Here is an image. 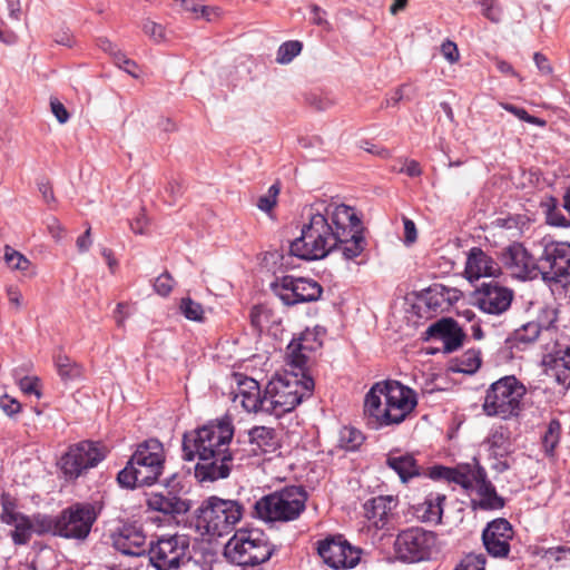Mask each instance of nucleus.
<instances>
[{
    "label": "nucleus",
    "instance_id": "ea45409f",
    "mask_svg": "<svg viewBox=\"0 0 570 570\" xmlns=\"http://www.w3.org/2000/svg\"><path fill=\"white\" fill-rule=\"evenodd\" d=\"M481 365L480 351L469 350L458 360L456 371L461 373L472 374L479 370Z\"/></svg>",
    "mask_w": 570,
    "mask_h": 570
},
{
    "label": "nucleus",
    "instance_id": "0e129e2a",
    "mask_svg": "<svg viewBox=\"0 0 570 570\" xmlns=\"http://www.w3.org/2000/svg\"><path fill=\"white\" fill-rule=\"evenodd\" d=\"M533 60H534L537 68L540 70L541 73H543V75L552 73L553 69H552L551 65L549 63L548 58L544 55H542L540 52H535L533 56Z\"/></svg>",
    "mask_w": 570,
    "mask_h": 570
},
{
    "label": "nucleus",
    "instance_id": "a211bd4d",
    "mask_svg": "<svg viewBox=\"0 0 570 570\" xmlns=\"http://www.w3.org/2000/svg\"><path fill=\"white\" fill-rule=\"evenodd\" d=\"M475 304L481 311L501 315L509 309L513 299L512 289L494 282L484 283L474 293Z\"/></svg>",
    "mask_w": 570,
    "mask_h": 570
},
{
    "label": "nucleus",
    "instance_id": "2f4dec72",
    "mask_svg": "<svg viewBox=\"0 0 570 570\" xmlns=\"http://www.w3.org/2000/svg\"><path fill=\"white\" fill-rule=\"evenodd\" d=\"M476 492L480 499L475 505L481 510H499L504 507V499L498 494L495 487L487 476L481 479Z\"/></svg>",
    "mask_w": 570,
    "mask_h": 570
},
{
    "label": "nucleus",
    "instance_id": "e2e57ef3",
    "mask_svg": "<svg viewBox=\"0 0 570 570\" xmlns=\"http://www.w3.org/2000/svg\"><path fill=\"white\" fill-rule=\"evenodd\" d=\"M404 224V242L405 244H412L416 240L417 234H416V227L413 220L404 217L403 218Z\"/></svg>",
    "mask_w": 570,
    "mask_h": 570
},
{
    "label": "nucleus",
    "instance_id": "f704fd0d",
    "mask_svg": "<svg viewBox=\"0 0 570 570\" xmlns=\"http://www.w3.org/2000/svg\"><path fill=\"white\" fill-rule=\"evenodd\" d=\"M485 443L492 459L505 458L511 451L510 439L502 428L493 431Z\"/></svg>",
    "mask_w": 570,
    "mask_h": 570
},
{
    "label": "nucleus",
    "instance_id": "ddd939ff",
    "mask_svg": "<svg viewBox=\"0 0 570 570\" xmlns=\"http://www.w3.org/2000/svg\"><path fill=\"white\" fill-rule=\"evenodd\" d=\"M98 518V511L91 503H75L58 515V537L85 540Z\"/></svg>",
    "mask_w": 570,
    "mask_h": 570
},
{
    "label": "nucleus",
    "instance_id": "423d86ee",
    "mask_svg": "<svg viewBox=\"0 0 570 570\" xmlns=\"http://www.w3.org/2000/svg\"><path fill=\"white\" fill-rule=\"evenodd\" d=\"M306 501L307 493L302 487H286L257 500L253 515L265 522H289L304 512Z\"/></svg>",
    "mask_w": 570,
    "mask_h": 570
},
{
    "label": "nucleus",
    "instance_id": "72a5a7b5",
    "mask_svg": "<svg viewBox=\"0 0 570 570\" xmlns=\"http://www.w3.org/2000/svg\"><path fill=\"white\" fill-rule=\"evenodd\" d=\"M542 332L548 333L550 332V328L543 327L535 321L528 322L514 331L511 341L515 347L521 348V345H528L535 342Z\"/></svg>",
    "mask_w": 570,
    "mask_h": 570
},
{
    "label": "nucleus",
    "instance_id": "4be33fe9",
    "mask_svg": "<svg viewBox=\"0 0 570 570\" xmlns=\"http://www.w3.org/2000/svg\"><path fill=\"white\" fill-rule=\"evenodd\" d=\"M198 462L195 465V476L199 482H214L219 479L229 476L234 454L226 452L223 455L203 456L197 458Z\"/></svg>",
    "mask_w": 570,
    "mask_h": 570
},
{
    "label": "nucleus",
    "instance_id": "5fc2aeb1",
    "mask_svg": "<svg viewBox=\"0 0 570 570\" xmlns=\"http://www.w3.org/2000/svg\"><path fill=\"white\" fill-rule=\"evenodd\" d=\"M0 409L9 416H12L20 412L21 404L8 395L0 397Z\"/></svg>",
    "mask_w": 570,
    "mask_h": 570
},
{
    "label": "nucleus",
    "instance_id": "c85d7f7f",
    "mask_svg": "<svg viewBox=\"0 0 570 570\" xmlns=\"http://www.w3.org/2000/svg\"><path fill=\"white\" fill-rule=\"evenodd\" d=\"M487 476V472L476 460L472 464H461L453 468L451 481L461 485L465 490L476 489L482 478Z\"/></svg>",
    "mask_w": 570,
    "mask_h": 570
},
{
    "label": "nucleus",
    "instance_id": "3c124183",
    "mask_svg": "<svg viewBox=\"0 0 570 570\" xmlns=\"http://www.w3.org/2000/svg\"><path fill=\"white\" fill-rule=\"evenodd\" d=\"M547 223L551 226L556 227H563L568 228L570 227V219L567 218L562 212L553 206L552 208H549L547 212Z\"/></svg>",
    "mask_w": 570,
    "mask_h": 570
},
{
    "label": "nucleus",
    "instance_id": "69168bd1",
    "mask_svg": "<svg viewBox=\"0 0 570 570\" xmlns=\"http://www.w3.org/2000/svg\"><path fill=\"white\" fill-rule=\"evenodd\" d=\"M148 219L144 213L139 214L134 220L130 222V228L135 234L142 235L146 233Z\"/></svg>",
    "mask_w": 570,
    "mask_h": 570
},
{
    "label": "nucleus",
    "instance_id": "6ab92c4d",
    "mask_svg": "<svg viewBox=\"0 0 570 570\" xmlns=\"http://www.w3.org/2000/svg\"><path fill=\"white\" fill-rule=\"evenodd\" d=\"M0 501L2 508L0 520L13 528L10 533L13 543L17 546L27 544L32 537L31 518L17 511L16 503L9 494L2 493Z\"/></svg>",
    "mask_w": 570,
    "mask_h": 570
},
{
    "label": "nucleus",
    "instance_id": "6e6d98bb",
    "mask_svg": "<svg viewBox=\"0 0 570 570\" xmlns=\"http://www.w3.org/2000/svg\"><path fill=\"white\" fill-rule=\"evenodd\" d=\"M50 108H51L52 114L55 115V117L57 118V120L60 124H65L68 121L69 112L67 111L66 107L59 99L51 98L50 99Z\"/></svg>",
    "mask_w": 570,
    "mask_h": 570
},
{
    "label": "nucleus",
    "instance_id": "aec40b11",
    "mask_svg": "<svg viewBox=\"0 0 570 570\" xmlns=\"http://www.w3.org/2000/svg\"><path fill=\"white\" fill-rule=\"evenodd\" d=\"M146 504L148 509L176 518L187 513L190 502L181 498L175 487L168 484L161 491H153L147 494Z\"/></svg>",
    "mask_w": 570,
    "mask_h": 570
},
{
    "label": "nucleus",
    "instance_id": "de8ad7c7",
    "mask_svg": "<svg viewBox=\"0 0 570 570\" xmlns=\"http://www.w3.org/2000/svg\"><path fill=\"white\" fill-rule=\"evenodd\" d=\"M175 281L168 272L160 274L154 283V289L160 296H168L173 291Z\"/></svg>",
    "mask_w": 570,
    "mask_h": 570
},
{
    "label": "nucleus",
    "instance_id": "f8f14e48",
    "mask_svg": "<svg viewBox=\"0 0 570 570\" xmlns=\"http://www.w3.org/2000/svg\"><path fill=\"white\" fill-rule=\"evenodd\" d=\"M271 287L286 306L316 302L323 293V287L315 279L293 275L276 278Z\"/></svg>",
    "mask_w": 570,
    "mask_h": 570
},
{
    "label": "nucleus",
    "instance_id": "b1692460",
    "mask_svg": "<svg viewBox=\"0 0 570 570\" xmlns=\"http://www.w3.org/2000/svg\"><path fill=\"white\" fill-rule=\"evenodd\" d=\"M464 274L469 281L501 275L500 264L480 247H472L466 256Z\"/></svg>",
    "mask_w": 570,
    "mask_h": 570
},
{
    "label": "nucleus",
    "instance_id": "f3484780",
    "mask_svg": "<svg viewBox=\"0 0 570 570\" xmlns=\"http://www.w3.org/2000/svg\"><path fill=\"white\" fill-rule=\"evenodd\" d=\"M540 263L544 269L543 279H570V243L547 242L540 255Z\"/></svg>",
    "mask_w": 570,
    "mask_h": 570
},
{
    "label": "nucleus",
    "instance_id": "0eeeda50",
    "mask_svg": "<svg viewBox=\"0 0 570 570\" xmlns=\"http://www.w3.org/2000/svg\"><path fill=\"white\" fill-rule=\"evenodd\" d=\"M525 393V386L515 376H503L487 390L482 404L483 412L488 416L502 420L517 417L522 412Z\"/></svg>",
    "mask_w": 570,
    "mask_h": 570
},
{
    "label": "nucleus",
    "instance_id": "473e14b6",
    "mask_svg": "<svg viewBox=\"0 0 570 570\" xmlns=\"http://www.w3.org/2000/svg\"><path fill=\"white\" fill-rule=\"evenodd\" d=\"M249 443L253 445L252 451L257 454V451L267 453L275 449V431L267 426H254L248 432Z\"/></svg>",
    "mask_w": 570,
    "mask_h": 570
},
{
    "label": "nucleus",
    "instance_id": "79ce46f5",
    "mask_svg": "<svg viewBox=\"0 0 570 570\" xmlns=\"http://www.w3.org/2000/svg\"><path fill=\"white\" fill-rule=\"evenodd\" d=\"M4 261L7 265L17 271L26 272L30 267V261L20 252L9 245L4 246Z\"/></svg>",
    "mask_w": 570,
    "mask_h": 570
},
{
    "label": "nucleus",
    "instance_id": "774afa93",
    "mask_svg": "<svg viewBox=\"0 0 570 570\" xmlns=\"http://www.w3.org/2000/svg\"><path fill=\"white\" fill-rule=\"evenodd\" d=\"M402 173H405L410 177H419L422 174L420 164L416 160H406L404 166L401 168Z\"/></svg>",
    "mask_w": 570,
    "mask_h": 570
},
{
    "label": "nucleus",
    "instance_id": "39448f33",
    "mask_svg": "<svg viewBox=\"0 0 570 570\" xmlns=\"http://www.w3.org/2000/svg\"><path fill=\"white\" fill-rule=\"evenodd\" d=\"M234 436V426L228 417L212 421L183 439V458L193 461L196 458L223 455L229 450Z\"/></svg>",
    "mask_w": 570,
    "mask_h": 570
},
{
    "label": "nucleus",
    "instance_id": "9d476101",
    "mask_svg": "<svg viewBox=\"0 0 570 570\" xmlns=\"http://www.w3.org/2000/svg\"><path fill=\"white\" fill-rule=\"evenodd\" d=\"M147 551L156 570H180L191 560L190 540L185 534L161 535L149 543Z\"/></svg>",
    "mask_w": 570,
    "mask_h": 570
},
{
    "label": "nucleus",
    "instance_id": "7c9ffc66",
    "mask_svg": "<svg viewBox=\"0 0 570 570\" xmlns=\"http://www.w3.org/2000/svg\"><path fill=\"white\" fill-rule=\"evenodd\" d=\"M547 371L564 368L570 371V337L557 341L553 350L543 356Z\"/></svg>",
    "mask_w": 570,
    "mask_h": 570
},
{
    "label": "nucleus",
    "instance_id": "49530a36",
    "mask_svg": "<svg viewBox=\"0 0 570 570\" xmlns=\"http://www.w3.org/2000/svg\"><path fill=\"white\" fill-rule=\"evenodd\" d=\"M458 568L461 570H485V557L482 553H469Z\"/></svg>",
    "mask_w": 570,
    "mask_h": 570
},
{
    "label": "nucleus",
    "instance_id": "a878e982",
    "mask_svg": "<svg viewBox=\"0 0 570 570\" xmlns=\"http://www.w3.org/2000/svg\"><path fill=\"white\" fill-rule=\"evenodd\" d=\"M428 333L442 343L445 353H452L460 348L463 343L464 333L458 323L452 318H443L432 324Z\"/></svg>",
    "mask_w": 570,
    "mask_h": 570
},
{
    "label": "nucleus",
    "instance_id": "2eb2a0df",
    "mask_svg": "<svg viewBox=\"0 0 570 570\" xmlns=\"http://www.w3.org/2000/svg\"><path fill=\"white\" fill-rule=\"evenodd\" d=\"M435 542L434 532L422 528H410L397 534L395 551L403 561L419 562L430 558Z\"/></svg>",
    "mask_w": 570,
    "mask_h": 570
},
{
    "label": "nucleus",
    "instance_id": "8fccbe9b",
    "mask_svg": "<svg viewBox=\"0 0 570 570\" xmlns=\"http://www.w3.org/2000/svg\"><path fill=\"white\" fill-rule=\"evenodd\" d=\"M18 385L20 390L26 395H36L37 399L41 397V392L39 390V379L36 376H24L18 380Z\"/></svg>",
    "mask_w": 570,
    "mask_h": 570
},
{
    "label": "nucleus",
    "instance_id": "680f3d73",
    "mask_svg": "<svg viewBox=\"0 0 570 570\" xmlns=\"http://www.w3.org/2000/svg\"><path fill=\"white\" fill-rule=\"evenodd\" d=\"M411 86L409 83L401 85L397 87L394 92L386 99V106H394L399 104L404 98L411 99L410 95L405 94L407 89H410Z\"/></svg>",
    "mask_w": 570,
    "mask_h": 570
},
{
    "label": "nucleus",
    "instance_id": "bf43d9fd",
    "mask_svg": "<svg viewBox=\"0 0 570 570\" xmlns=\"http://www.w3.org/2000/svg\"><path fill=\"white\" fill-rule=\"evenodd\" d=\"M453 468H446L442 465H435L430 469L429 475L433 480H445L451 481Z\"/></svg>",
    "mask_w": 570,
    "mask_h": 570
},
{
    "label": "nucleus",
    "instance_id": "4c0bfd02",
    "mask_svg": "<svg viewBox=\"0 0 570 570\" xmlns=\"http://www.w3.org/2000/svg\"><path fill=\"white\" fill-rule=\"evenodd\" d=\"M303 49V45L298 40H289L283 42L276 53V62L279 65H287L297 57Z\"/></svg>",
    "mask_w": 570,
    "mask_h": 570
},
{
    "label": "nucleus",
    "instance_id": "5701e85b",
    "mask_svg": "<svg viewBox=\"0 0 570 570\" xmlns=\"http://www.w3.org/2000/svg\"><path fill=\"white\" fill-rule=\"evenodd\" d=\"M233 402L235 405L239 404L247 413L267 414L265 392L262 393L258 382L252 377L239 380Z\"/></svg>",
    "mask_w": 570,
    "mask_h": 570
},
{
    "label": "nucleus",
    "instance_id": "6e6552de",
    "mask_svg": "<svg viewBox=\"0 0 570 570\" xmlns=\"http://www.w3.org/2000/svg\"><path fill=\"white\" fill-rule=\"evenodd\" d=\"M274 552L275 547L257 530L236 532L224 548L227 561L240 567L265 563Z\"/></svg>",
    "mask_w": 570,
    "mask_h": 570
},
{
    "label": "nucleus",
    "instance_id": "4d7b16f0",
    "mask_svg": "<svg viewBox=\"0 0 570 570\" xmlns=\"http://www.w3.org/2000/svg\"><path fill=\"white\" fill-rule=\"evenodd\" d=\"M6 293L10 305L16 311H19L23 306V297L19 288L17 286L9 285L6 288Z\"/></svg>",
    "mask_w": 570,
    "mask_h": 570
},
{
    "label": "nucleus",
    "instance_id": "c03bdc74",
    "mask_svg": "<svg viewBox=\"0 0 570 570\" xmlns=\"http://www.w3.org/2000/svg\"><path fill=\"white\" fill-rule=\"evenodd\" d=\"M500 106L511 112L512 115H514L515 117H518L519 119L528 122V124H531V125H538V126H544L546 125V121L538 118V117H534V116H531L528 114V111L524 109V108H521V107H518V106H514V105H511V104H508V102H500Z\"/></svg>",
    "mask_w": 570,
    "mask_h": 570
},
{
    "label": "nucleus",
    "instance_id": "dca6fc26",
    "mask_svg": "<svg viewBox=\"0 0 570 570\" xmlns=\"http://www.w3.org/2000/svg\"><path fill=\"white\" fill-rule=\"evenodd\" d=\"M501 262L511 276L527 281L543 277V266L540 258L535 259L520 243H513L501 252Z\"/></svg>",
    "mask_w": 570,
    "mask_h": 570
},
{
    "label": "nucleus",
    "instance_id": "9b49d317",
    "mask_svg": "<svg viewBox=\"0 0 570 570\" xmlns=\"http://www.w3.org/2000/svg\"><path fill=\"white\" fill-rule=\"evenodd\" d=\"M105 456L104 448L91 441H82L68 449L61 456L59 466L66 480L73 481L98 465Z\"/></svg>",
    "mask_w": 570,
    "mask_h": 570
},
{
    "label": "nucleus",
    "instance_id": "bb28decb",
    "mask_svg": "<svg viewBox=\"0 0 570 570\" xmlns=\"http://www.w3.org/2000/svg\"><path fill=\"white\" fill-rule=\"evenodd\" d=\"M112 539L114 547L122 554L139 557L146 552V535L135 525H125Z\"/></svg>",
    "mask_w": 570,
    "mask_h": 570
},
{
    "label": "nucleus",
    "instance_id": "864d4df0",
    "mask_svg": "<svg viewBox=\"0 0 570 570\" xmlns=\"http://www.w3.org/2000/svg\"><path fill=\"white\" fill-rule=\"evenodd\" d=\"M441 53L450 63H454L460 59L458 46L450 40H446L441 45Z\"/></svg>",
    "mask_w": 570,
    "mask_h": 570
},
{
    "label": "nucleus",
    "instance_id": "c9c22d12",
    "mask_svg": "<svg viewBox=\"0 0 570 570\" xmlns=\"http://www.w3.org/2000/svg\"><path fill=\"white\" fill-rule=\"evenodd\" d=\"M32 534H46L51 533L53 535H58V515L51 517L47 514H35L31 518Z\"/></svg>",
    "mask_w": 570,
    "mask_h": 570
},
{
    "label": "nucleus",
    "instance_id": "13d9d810",
    "mask_svg": "<svg viewBox=\"0 0 570 570\" xmlns=\"http://www.w3.org/2000/svg\"><path fill=\"white\" fill-rule=\"evenodd\" d=\"M309 9H311V21H312V23H314L316 26H320V27H323V28L328 30L330 29V23H328V21L325 18L326 12L321 7H318L317 4H312L309 7Z\"/></svg>",
    "mask_w": 570,
    "mask_h": 570
},
{
    "label": "nucleus",
    "instance_id": "1a4fd4ad",
    "mask_svg": "<svg viewBox=\"0 0 570 570\" xmlns=\"http://www.w3.org/2000/svg\"><path fill=\"white\" fill-rule=\"evenodd\" d=\"M244 507L236 500L209 497L197 510L198 525L213 537H223L234 531L242 520Z\"/></svg>",
    "mask_w": 570,
    "mask_h": 570
},
{
    "label": "nucleus",
    "instance_id": "37998d69",
    "mask_svg": "<svg viewBox=\"0 0 570 570\" xmlns=\"http://www.w3.org/2000/svg\"><path fill=\"white\" fill-rule=\"evenodd\" d=\"M179 309L189 321L202 322L204 320L203 306L189 297H185L180 301Z\"/></svg>",
    "mask_w": 570,
    "mask_h": 570
},
{
    "label": "nucleus",
    "instance_id": "a18cd8bd",
    "mask_svg": "<svg viewBox=\"0 0 570 570\" xmlns=\"http://www.w3.org/2000/svg\"><path fill=\"white\" fill-rule=\"evenodd\" d=\"M279 194V186L278 184H273L268 190L267 194L262 195L257 200V207L263 212H271L277 202V196Z\"/></svg>",
    "mask_w": 570,
    "mask_h": 570
},
{
    "label": "nucleus",
    "instance_id": "338daca9",
    "mask_svg": "<svg viewBox=\"0 0 570 570\" xmlns=\"http://www.w3.org/2000/svg\"><path fill=\"white\" fill-rule=\"evenodd\" d=\"M92 244L91 228L88 227L86 232L77 238L76 245L80 253H86Z\"/></svg>",
    "mask_w": 570,
    "mask_h": 570
},
{
    "label": "nucleus",
    "instance_id": "603ef678",
    "mask_svg": "<svg viewBox=\"0 0 570 570\" xmlns=\"http://www.w3.org/2000/svg\"><path fill=\"white\" fill-rule=\"evenodd\" d=\"M250 323L256 330H262L267 322L268 315L264 307L253 306L249 313Z\"/></svg>",
    "mask_w": 570,
    "mask_h": 570
},
{
    "label": "nucleus",
    "instance_id": "393cba45",
    "mask_svg": "<svg viewBox=\"0 0 570 570\" xmlns=\"http://www.w3.org/2000/svg\"><path fill=\"white\" fill-rule=\"evenodd\" d=\"M397 507V499L393 495H379L363 504L364 515L375 529H383Z\"/></svg>",
    "mask_w": 570,
    "mask_h": 570
},
{
    "label": "nucleus",
    "instance_id": "f257e3e1",
    "mask_svg": "<svg viewBox=\"0 0 570 570\" xmlns=\"http://www.w3.org/2000/svg\"><path fill=\"white\" fill-rule=\"evenodd\" d=\"M303 217L301 236L289 245L293 256L318 261L338 250L344 259L353 261L366 247L361 219L347 205L317 200L304 209Z\"/></svg>",
    "mask_w": 570,
    "mask_h": 570
},
{
    "label": "nucleus",
    "instance_id": "412c9836",
    "mask_svg": "<svg viewBox=\"0 0 570 570\" xmlns=\"http://www.w3.org/2000/svg\"><path fill=\"white\" fill-rule=\"evenodd\" d=\"M512 537L513 530L511 524L502 518L488 523L482 533L483 544L488 553L495 558L508 556Z\"/></svg>",
    "mask_w": 570,
    "mask_h": 570
},
{
    "label": "nucleus",
    "instance_id": "e433bc0d",
    "mask_svg": "<svg viewBox=\"0 0 570 570\" xmlns=\"http://www.w3.org/2000/svg\"><path fill=\"white\" fill-rule=\"evenodd\" d=\"M561 424L558 420H551L542 435V446L547 455L552 456L560 442Z\"/></svg>",
    "mask_w": 570,
    "mask_h": 570
},
{
    "label": "nucleus",
    "instance_id": "f03ea898",
    "mask_svg": "<svg viewBox=\"0 0 570 570\" xmlns=\"http://www.w3.org/2000/svg\"><path fill=\"white\" fill-rule=\"evenodd\" d=\"M322 342L311 331L292 340L286 348L287 366L283 374H276L265 386L267 414L281 417L292 412L309 397L314 390V380L306 374L308 353L320 348Z\"/></svg>",
    "mask_w": 570,
    "mask_h": 570
},
{
    "label": "nucleus",
    "instance_id": "58836bf2",
    "mask_svg": "<svg viewBox=\"0 0 570 570\" xmlns=\"http://www.w3.org/2000/svg\"><path fill=\"white\" fill-rule=\"evenodd\" d=\"M56 366L62 380H75L77 377H80L82 374L81 366L72 362L66 355L57 356Z\"/></svg>",
    "mask_w": 570,
    "mask_h": 570
},
{
    "label": "nucleus",
    "instance_id": "09e8293b",
    "mask_svg": "<svg viewBox=\"0 0 570 570\" xmlns=\"http://www.w3.org/2000/svg\"><path fill=\"white\" fill-rule=\"evenodd\" d=\"M141 28L142 31L155 42H161L165 40V29L161 24L147 19L142 22Z\"/></svg>",
    "mask_w": 570,
    "mask_h": 570
},
{
    "label": "nucleus",
    "instance_id": "7ed1b4c3",
    "mask_svg": "<svg viewBox=\"0 0 570 570\" xmlns=\"http://www.w3.org/2000/svg\"><path fill=\"white\" fill-rule=\"evenodd\" d=\"M417 395L399 381L376 382L364 399V415L373 429L399 425L415 410Z\"/></svg>",
    "mask_w": 570,
    "mask_h": 570
},
{
    "label": "nucleus",
    "instance_id": "4468645a",
    "mask_svg": "<svg viewBox=\"0 0 570 570\" xmlns=\"http://www.w3.org/2000/svg\"><path fill=\"white\" fill-rule=\"evenodd\" d=\"M316 549L323 562L335 570L356 567L362 554V550L352 546L342 534L318 540Z\"/></svg>",
    "mask_w": 570,
    "mask_h": 570
},
{
    "label": "nucleus",
    "instance_id": "c756f323",
    "mask_svg": "<svg viewBox=\"0 0 570 570\" xmlns=\"http://www.w3.org/2000/svg\"><path fill=\"white\" fill-rule=\"evenodd\" d=\"M386 464L397 473L402 482L420 475V466L412 454H389Z\"/></svg>",
    "mask_w": 570,
    "mask_h": 570
},
{
    "label": "nucleus",
    "instance_id": "a19ab883",
    "mask_svg": "<svg viewBox=\"0 0 570 570\" xmlns=\"http://www.w3.org/2000/svg\"><path fill=\"white\" fill-rule=\"evenodd\" d=\"M364 436L361 431L354 428H343L340 433V442L342 448L347 451H354L363 443Z\"/></svg>",
    "mask_w": 570,
    "mask_h": 570
},
{
    "label": "nucleus",
    "instance_id": "052dcab7",
    "mask_svg": "<svg viewBox=\"0 0 570 570\" xmlns=\"http://www.w3.org/2000/svg\"><path fill=\"white\" fill-rule=\"evenodd\" d=\"M116 63L122 68L126 72L131 75L132 77L137 78L138 75L136 72L137 65L135 61L126 58V56L122 52H117V59Z\"/></svg>",
    "mask_w": 570,
    "mask_h": 570
},
{
    "label": "nucleus",
    "instance_id": "20e7f679",
    "mask_svg": "<svg viewBox=\"0 0 570 570\" xmlns=\"http://www.w3.org/2000/svg\"><path fill=\"white\" fill-rule=\"evenodd\" d=\"M165 453L163 444L156 439L140 443L126 466L117 474L118 483L126 489L150 485L161 475Z\"/></svg>",
    "mask_w": 570,
    "mask_h": 570
},
{
    "label": "nucleus",
    "instance_id": "cd10ccee",
    "mask_svg": "<svg viewBox=\"0 0 570 570\" xmlns=\"http://www.w3.org/2000/svg\"><path fill=\"white\" fill-rule=\"evenodd\" d=\"M446 495L440 492H430L422 502L411 507L413 515L421 522L440 524Z\"/></svg>",
    "mask_w": 570,
    "mask_h": 570
}]
</instances>
